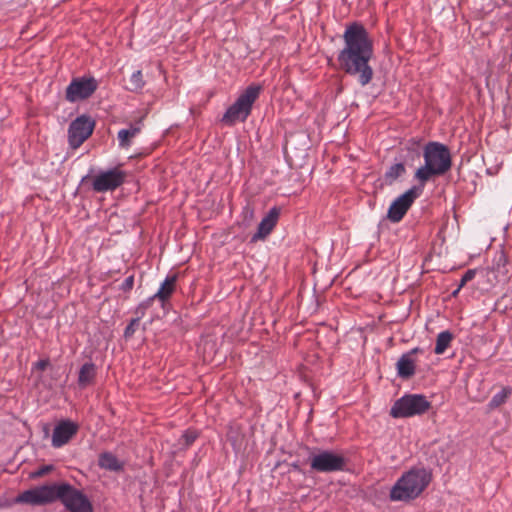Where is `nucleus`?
I'll return each instance as SVG.
<instances>
[{"mask_svg":"<svg viewBox=\"0 0 512 512\" xmlns=\"http://www.w3.org/2000/svg\"><path fill=\"white\" fill-rule=\"evenodd\" d=\"M422 191L423 187L421 185L413 186L397 197L388 209L387 218L393 223L401 221Z\"/></svg>","mask_w":512,"mask_h":512,"instance_id":"9","label":"nucleus"},{"mask_svg":"<svg viewBox=\"0 0 512 512\" xmlns=\"http://www.w3.org/2000/svg\"><path fill=\"white\" fill-rule=\"evenodd\" d=\"M78 424L70 420L60 421L54 428L51 444L54 448H60L67 444L69 440L78 432Z\"/></svg>","mask_w":512,"mask_h":512,"instance_id":"13","label":"nucleus"},{"mask_svg":"<svg viewBox=\"0 0 512 512\" xmlns=\"http://www.w3.org/2000/svg\"><path fill=\"white\" fill-rule=\"evenodd\" d=\"M406 173V168L403 163H395L391 165L384 174V181L388 185H392L398 178Z\"/></svg>","mask_w":512,"mask_h":512,"instance_id":"20","label":"nucleus"},{"mask_svg":"<svg viewBox=\"0 0 512 512\" xmlns=\"http://www.w3.org/2000/svg\"><path fill=\"white\" fill-rule=\"evenodd\" d=\"M7 504L0 502V509L5 507Z\"/></svg>","mask_w":512,"mask_h":512,"instance_id":"34","label":"nucleus"},{"mask_svg":"<svg viewBox=\"0 0 512 512\" xmlns=\"http://www.w3.org/2000/svg\"><path fill=\"white\" fill-rule=\"evenodd\" d=\"M344 47L337 60L341 70L351 76H357L361 86L368 85L373 78V69L369 62L373 57V42L363 25L353 23L343 34Z\"/></svg>","mask_w":512,"mask_h":512,"instance_id":"1","label":"nucleus"},{"mask_svg":"<svg viewBox=\"0 0 512 512\" xmlns=\"http://www.w3.org/2000/svg\"><path fill=\"white\" fill-rule=\"evenodd\" d=\"M52 469L51 466H43L41 467L37 472H36V475L37 476H42L46 473H48L50 470Z\"/></svg>","mask_w":512,"mask_h":512,"instance_id":"31","label":"nucleus"},{"mask_svg":"<svg viewBox=\"0 0 512 512\" xmlns=\"http://www.w3.org/2000/svg\"><path fill=\"white\" fill-rule=\"evenodd\" d=\"M56 485H43L20 493L14 503L39 506L55 501Z\"/></svg>","mask_w":512,"mask_h":512,"instance_id":"11","label":"nucleus"},{"mask_svg":"<svg viewBox=\"0 0 512 512\" xmlns=\"http://www.w3.org/2000/svg\"><path fill=\"white\" fill-rule=\"evenodd\" d=\"M508 263L507 257L503 251H499L495 254L493 259V270L497 272V275L506 276L508 269L506 268Z\"/></svg>","mask_w":512,"mask_h":512,"instance_id":"22","label":"nucleus"},{"mask_svg":"<svg viewBox=\"0 0 512 512\" xmlns=\"http://www.w3.org/2000/svg\"><path fill=\"white\" fill-rule=\"evenodd\" d=\"M94 121L86 115L78 116L73 120L68 129L69 145L76 149L80 147L94 130Z\"/></svg>","mask_w":512,"mask_h":512,"instance_id":"10","label":"nucleus"},{"mask_svg":"<svg viewBox=\"0 0 512 512\" xmlns=\"http://www.w3.org/2000/svg\"><path fill=\"white\" fill-rule=\"evenodd\" d=\"M424 165L420 166L414 178L423 188L433 177L442 176L451 169L452 159L448 147L440 142H428L423 150Z\"/></svg>","mask_w":512,"mask_h":512,"instance_id":"2","label":"nucleus"},{"mask_svg":"<svg viewBox=\"0 0 512 512\" xmlns=\"http://www.w3.org/2000/svg\"><path fill=\"white\" fill-rule=\"evenodd\" d=\"M510 394H511V389L510 388L506 387V388L501 389L499 392H497L491 398V400H490V402L488 404L489 408L490 409H495V408L501 406L502 404H504L506 402V400L508 399Z\"/></svg>","mask_w":512,"mask_h":512,"instance_id":"24","label":"nucleus"},{"mask_svg":"<svg viewBox=\"0 0 512 512\" xmlns=\"http://www.w3.org/2000/svg\"><path fill=\"white\" fill-rule=\"evenodd\" d=\"M462 288H459V285L457 286V288L452 292V296L453 297H456L458 295V293L460 292Z\"/></svg>","mask_w":512,"mask_h":512,"instance_id":"33","label":"nucleus"},{"mask_svg":"<svg viewBox=\"0 0 512 512\" xmlns=\"http://www.w3.org/2000/svg\"><path fill=\"white\" fill-rule=\"evenodd\" d=\"M430 407L431 403L424 395L405 394L394 402L390 415L393 418H409L424 414Z\"/></svg>","mask_w":512,"mask_h":512,"instance_id":"5","label":"nucleus"},{"mask_svg":"<svg viewBox=\"0 0 512 512\" xmlns=\"http://www.w3.org/2000/svg\"><path fill=\"white\" fill-rule=\"evenodd\" d=\"M453 338V334L448 330L440 332L436 338L434 352L438 355L443 354L446 351V349L450 346Z\"/></svg>","mask_w":512,"mask_h":512,"instance_id":"21","label":"nucleus"},{"mask_svg":"<svg viewBox=\"0 0 512 512\" xmlns=\"http://www.w3.org/2000/svg\"><path fill=\"white\" fill-rule=\"evenodd\" d=\"M153 301H154V299H152V297L150 296L149 298H147L146 300L141 302L136 307V310H135V313L137 315L136 318H139V320H140L145 315L147 309H149L151 307Z\"/></svg>","mask_w":512,"mask_h":512,"instance_id":"26","label":"nucleus"},{"mask_svg":"<svg viewBox=\"0 0 512 512\" xmlns=\"http://www.w3.org/2000/svg\"><path fill=\"white\" fill-rule=\"evenodd\" d=\"M279 214L280 211L277 207L271 208L259 223L256 233L251 237V242L264 240L276 226Z\"/></svg>","mask_w":512,"mask_h":512,"instance_id":"15","label":"nucleus"},{"mask_svg":"<svg viewBox=\"0 0 512 512\" xmlns=\"http://www.w3.org/2000/svg\"><path fill=\"white\" fill-rule=\"evenodd\" d=\"M98 86V81L92 76L75 77L66 87L65 98L70 103L88 99Z\"/></svg>","mask_w":512,"mask_h":512,"instance_id":"8","label":"nucleus"},{"mask_svg":"<svg viewBox=\"0 0 512 512\" xmlns=\"http://www.w3.org/2000/svg\"><path fill=\"white\" fill-rule=\"evenodd\" d=\"M139 321H140L139 318H134L130 321V323L126 326V328L124 330L125 338H131L134 335V333L139 325Z\"/></svg>","mask_w":512,"mask_h":512,"instance_id":"27","label":"nucleus"},{"mask_svg":"<svg viewBox=\"0 0 512 512\" xmlns=\"http://www.w3.org/2000/svg\"><path fill=\"white\" fill-rule=\"evenodd\" d=\"M476 275L475 269H469L467 270L464 275L462 276L460 282H459V288H463L469 281L473 280Z\"/></svg>","mask_w":512,"mask_h":512,"instance_id":"28","label":"nucleus"},{"mask_svg":"<svg viewBox=\"0 0 512 512\" xmlns=\"http://www.w3.org/2000/svg\"><path fill=\"white\" fill-rule=\"evenodd\" d=\"M47 365H48L47 360H40L35 364L36 368H38L40 370H45Z\"/></svg>","mask_w":512,"mask_h":512,"instance_id":"32","label":"nucleus"},{"mask_svg":"<svg viewBox=\"0 0 512 512\" xmlns=\"http://www.w3.org/2000/svg\"><path fill=\"white\" fill-rule=\"evenodd\" d=\"M134 285V276H128L120 285V289L124 292L130 291Z\"/></svg>","mask_w":512,"mask_h":512,"instance_id":"29","label":"nucleus"},{"mask_svg":"<svg viewBox=\"0 0 512 512\" xmlns=\"http://www.w3.org/2000/svg\"><path fill=\"white\" fill-rule=\"evenodd\" d=\"M145 85V81L143 79V74L141 70H137L132 73L129 84L126 86V89L130 92H140Z\"/></svg>","mask_w":512,"mask_h":512,"instance_id":"23","label":"nucleus"},{"mask_svg":"<svg viewBox=\"0 0 512 512\" xmlns=\"http://www.w3.org/2000/svg\"><path fill=\"white\" fill-rule=\"evenodd\" d=\"M55 500H60L70 512H93L88 497L68 483L56 485Z\"/></svg>","mask_w":512,"mask_h":512,"instance_id":"6","label":"nucleus"},{"mask_svg":"<svg viewBox=\"0 0 512 512\" xmlns=\"http://www.w3.org/2000/svg\"><path fill=\"white\" fill-rule=\"evenodd\" d=\"M125 177V172L118 168L109 169L94 177L92 188L96 192L113 191L123 184Z\"/></svg>","mask_w":512,"mask_h":512,"instance_id":"12","label":"nucleus"},{"mask_svg":"<svg viewBox=\"0 0 512 512\" xmlns=\"http://www.w3.org/2000/svg\"><path fill=\"white\" fill-rule=\"evenodd\" d=\"M308 461L311 470L317 473L343 471L346 466L344 456L332 450H313L309 454Z\"/></svg>","mask_w":512,"mask_h":512,"instance_id":"7","label":"nucleus"},{"mask_svg":"<svg viewBox=\"0 0 512 512\" xmlns=\"http://www.w3.org/2000/svg\"><path fill=\"white\" fill-rule=\"evenodd\" d=\"M431 473L425 468H412L405 472L391 487L389 498L395 502L416 499L429 485Z\"/></svg>","mask_w":512,"mask_h":512,"instance_id":"3","label":"nucleus"},{"mask_svg":"<svg viewBox=\"0 0 512 512\" xmlns=\"http://www.w3.org/2000/svg\"><path fill=\"white\" fill-rule=\"evenodd\" d=\"M96 377V365L93 362L84 363L78 373V385L85 388L92 384Z\"/></svg>","mask_w":512,"mask_h":512,"instance_id":"18","label":"nucleus"},{"mask_svg":"<svg viewBox=\"0 0 512 512\" xmlns=\"http://www.w3.org/2000/svg\"><path fill=\"white\" fill-rule=\"evenodd\" d=\"M261 92V86L249 85L236 99V101L228 107L221 121L227 126H233L237 122H244L252 111L253 104L258 99Z\"/></svg>","mask_w":512,"mask_h":512,"instance_id":"4","label":"nucleus"},{"mask_svg":"<svg viewBox=\"0 0 512 512\" xmlns=\"http://www.w3.org/2000/svg\"><path fill=\"white\" fill-rule=\"evenodd\" d=\"M98 466L104 470L119 472L123 470L124 464L113 453L103 452L98 457Z\"/></svg>","mask_w":512,"mask_h":512,"instance_id":"17","label":"nucleus"},{"mask_svg":"<svg viewBox=\"0 0 512 512\" xmlns=\"http://www.w3.org/2000/svg\"><path fill=\"white\" fill-rule=\"evenodd\" d=\"M406 146L408 150L414 151L417 156L420 155V140H416L413 138L407 142Z\"/></svg>","mask_w":512,"mask_h":512,"instance_id":"30","label":"nucleus"},{"mask_svg":"<svg viewBox=\"0 0 512 512\" xmlns=\"http://www.w3.org/2000/svg\"><path fill=\"white\" fill-rule=\"evenodd\" d=\"M176 281H177V275H168L164 281L161 283L158 291L152 295V299L158 300L161 303V307L165 308L166 303L171 298L172 294L175 292L176 289Z\"/></svg>","mask_w":512,"mask_h":512,"instance_id":"16","label":"nucleus"},{"mask_svg":"<svg viewBox=\"0 0 512 512\" xmlns=\"http://www.w3.org/2000/svg\"><path fill=\"white\" fill-rule=\"evenodd\" d=\"M198 437V433L195 430H186L180 440L179 444L183 446V448L189 447Z\"/></svg>","mask_w":512,"mask_h":512,"instance_id":"25","label":"nucleus"},{"mask_svg":"<svg viewBox=\"0 0 512 512\" xmlns=\"http://www.w3.org/2000/svg\"><path fill=\"white\" fill-rule=\"evenodd\" d=\"M140 132V127L131 125L127 129H121L118 132L117 139L121 148H128L131 145L132 139Z\"/></svg>","mask_w":512,"mask_h":512,"instance_id":"19","label":"nucleus"},{"mask_svg":"<svg viewBox=\"0 0 512 512\" xmlns=\"http://www.w3.org/2000/svg\"><path fill=\"white\" fill-rule=\"evenodd\" d=\"M421 349L415 347L410 351L403 353L396 363L397 376L401 379H410L416 372V360L414 355Z\"/></svg>","mask_w":512,"mask_h":512,"instance_id":"14","label":"nucleus"}]
</instances>
